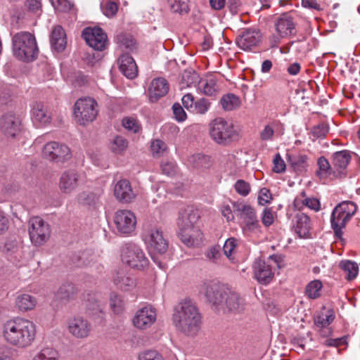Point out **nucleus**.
Masks as SVG:
<instances>
[{"label": "nucleus", "instance_id": "9", "mask_svg": "<svg viewBox=\"0 0 360 360\" xmlns=\"http://www.w3.org/2000/svg\"><path fill=\"white\" fill-rule=\"evenodd\" d=\"M98 112L96 100L90 97L79 98L74 105V115L76 122L85 125L92 122Z\"/></svg>", "mask_w": 360, "mask_h": 360}, {"label": "nucleus", "instance_id": "12", "mask_svg": "<svg viewBox=\"0 0 360 360\" xmlns=\"http://www.w3.org/2000/svg\"><path fill=\"white\" fill-rule=\"evenodd\" d=\"M335 318L334 311L326 307H323L319 314L314 316V328L320 338H326L333 335V330L330 324Z\"/></svg>", "mask_w": 360, "mask_h": 360}, {"label": "nucleus", "instance_id": "42", "mask_svg": "<svg viewBox=\"0 0 360 360\" xmlns=\"http://www.w3.org/2000/svg\"><path fill=\"white\" fill-rule=\"evenodd\" d=\"M220 103L224 110L231 111L240 107V99L235 94H228L222 96Z\"/></svg>", "mask_w": 360, "mask_h": 360}, {"label": "nucleus", "instance_id": "17", "mask_svg": "<svg viewBox=\"0 0 360 360\" xmlns=\"http://www.w3.org/2000/svg\"><path fill=\"white\" fill-rule=\"evenodd\" d=\"M67 325L68 332L78 339L87 338L91 331V323L82 316L70 317L67 321Z\"/></svg>", "mask_w": 360, "mask_h": 360}, {"label": "nucleus", "instance_id": "22", "mask_svg": "<svg viewBox=\"0 0 360 360\" xmlns=\"http://www.w3.org/2000/svg\"><path fill=\"white\" fill-rule=\"evenodd\" d=\"M262 39L260 32L255 30H248L240 35L236 41L238 46L244 51H251L258 46Z\"/></svg>", "mask_w": 360, "mask_h": 360}, {"label": "nucleus", "instance_id": "61", "mask_svg": "<svg viewBox=\"0 0 360 360\" xmlns=\"http://www.w3.org/2000/svg\"><path fill=\"white\" fill-rule=\"evenodd\" d=\"M172 110L174 118L178 122H184L186 120L187 117L186 113L179 103H174Z\"/></svg>", "mask_w": 360, "mask_h": 360}, {"label": "nucleus", "instance_id": "64", "mask_svg": "<svg viewBox=\"0 0 360 360\" xmlns=\"http://www.w3.org/2000/svg\"><path fill=\"white\" fill-rule=\"evenodd\" d=\"M161 169L166 175L172 176L176 172V165L173 162H162L161 164Z\"/></svg>", "mask_w": 360, "mask_h": 360}, {"label": "nucleus", "instance_id": "57", "mask_svg": "<svg viewBox=\"0 0 360 360\" xmlns=\"http://www.w3.org/2000/svg\"><path fill=\"white\" fill-rule=\"evenodd\" d=\"M326 338V339L321 342V344L326 347H340L347 345V336H343L338 338H329V337Z\"/></svg>", "mask_w": 360, "mask_h": 360}, {"label": "nucleus", "instance_id": "7", "mask_svg": "<svg viewBox=\"0 0 360 360\" xmlns=\"http://www.w3.org/2000/svg\"><path fill=\"white\" fill-rule=\"evenodd\" d=\"M356 211L357 205L352 201H343L335 207L330 216V224L335 236H342V229Z\"/></svg>", "mask_w": 360, "mask_h": 360}, {"label": "nucleus", "instance_id": "3", "mask_svg": "<svg viewBox=\"0 0 360 360\" xmlns=\"http://www.w3.org/2000/svg\"><path fill=\"white\" fill-rule=\"evenodd\" d=\"M200 292L205 295L210 303L226 307L229 311L239 310L243 306L244 300L237 292L217 283H205L201 286Z\"/></svg>", "mask_w": 360, "mask_h": 360}, {"label": "nucleus", "instance_id": "27", "mask_svg": "<svg viewBox=\"0 0 360 360\" xmlns=\"http://www.w3.org/2000/svg\"><path fill=\"white\" fill-rule=\"evenodd\" d=\"M275 27L278 34L282 37H285L292 33L295 23L289 14L283 13L276 20Z\"/></svg>", "mask_w": 360, "mask_h": 360}, {"label": "nucleus", "instance_id": "48", "mask_svg": "<svg viewBox=\"0 0 360 360\" xmlns=\"http://www.w3.org/2000/svg\"><path fill=\"white\" fill-rule=\"evenodd\" d=\"M240 227L243 233L247 236H258L261 233V226L257 219L246 223H240Z\"/></svg>", "mask_w": 360, "mask_h": 360}, {"label": "nucleus", "instance_id": "31", "mask_svg": "<svg viewBox=\"0 0 360 360\" xmlns=\"http://www.w3.org/2000/svg\"><path fill=\"white\" fill-rule=\"evenodd\" d=\"M283 128L281 122L274 120L268 122L259 132V138L262 141H272L275 134H283Z\"/></svg>", "mask_w": 360, "mask_h": 360}, {"label": "nucleus", "instance_id": "39", "mask_svg": "<svg viewBox=\"0 0 360 360\" xmlns=\"http://www.w3.org/2000/svg\"><path fill=\"white\" fill-rule=\"evenodd\" d=\"M322 289V282L319 280H314L307 285L304 290V294L308 298L311 300H316L321 296Z\"/></svg>", "mask_w": 360, "mask_h": 360}, {"label": "nucleus", "instance_id": "35", "mask_svg": "<svg viewBox=\"0 0 360 360\" xmlns=\"http://www.w3.org/2000/svg\"><path fill=\"white\" fill-rule=\"evenodd\" d=\"M116 42L123 51L134 52L137 49V44L133 37L129 34L120 33L116 37Z\"/></svg>", "mask_w": 360, "mask_h": 360}, {"label": "nucleus", "instance_id": "33", "mask_svg": "<svg viewBox=\"0 0 360 360\" xmlns=\"http://www.w3.org/2000/svg\"><path fill=\"white\" fill-rule=\"evenodd\" d=\"M50 41L52 48L56 51L61 52L65 49L67 44L66 34L61 26L54 27L50 37Z\"/></svg>", "mask_w": 360, "mask_h": 360}, {"label": "nucleus", "instance_id": "13", "mask_svg": "<svg viewBox=\"0 0 360 360\" xmlns=\"http://www.w3.org/2000/svg\"><path fill=\"white\" fill-rule=\"evenodd\" d=\"M43 155L55 162H65L72 158L70 148L65 144L57 141L46 143L42 150Z\"/></svg>", "mask_w": 360, "mask_h": 360}, {"label": "nucleus", "instance_id": "40", "mask_svg": "<svg viewBox=\"0 0 360 360\" xmlns=\"http://www.w3.org/2000/svg\"><path fill=\"white\" fill-rule=\"evenodd\" d=\"M114 283L123 290H129L135 286L134 279L127 276L124 272H117L114 278Z\"/></svg>", "mask_w": 360, "mask_h": 360}, {"label": "nucleus", "instance_id": "56", "mask_svg": "<svg viewBox=\"0 0 360 360\" xmlns=\"http://www.w3.org/2000/svg\"><path fill=\"white\" fill-rule=\"evenodd\" d=\"M151 151L154 157H160L167 150L166 143L159 139L154 140L150 146Z\"/></svg>", "mask_w": 360, "mask_h": 360}, {"label": "nucleus", "instance_id": "2", "mask_svg": "<svg viewBox=\"0 0 360 360\" xmlns=\"http://www.w3.org/2000/svg\"><path fill=\"white\" fill-rule=\"evenodd\" d=\"M172 322L185 335H195L200 328L201 314L193 301L185 299L174 307Z\"/></svg>", "mask_w": 360, "mask_h": 360}, {"label": "nucleus", "instance_id": "52", "mask_svg": "<svg viewBox=\"0 0 360 360\" xmlns=\"http://www.w3.org/2000/svg\"><path fill=\"white\" fill-rule=\"evenodd\" d=\"M139 360H165L161 353L156 349H145L139 352Z\"/></svg>", "mask_w": 360, "mask_h": 360}, {"label": "nucleus", "instance_id": "10", "mask_svg": "<svg viewBox=\"0 0 360 360\" xmlns=\"http://www.w3.org/2000/svg\"><path fill=\"white\" fill-rule=\"evenodd\" d=\"M121 259L125 264L139 270L147 267L149 264L143 250L134 243H127L122 247Z\"/></svg>", "mask_w": 360, "mask_h": 360}, {"label": "nucleus", "instance_id": "24", "mask_svg": "<svg viewBox=\"0 0 360 360\" xmlns=\"http://www.w3.org/2000/svg\"><path fill=\"white\" fill-rule=\"evenodd\" d=\"M79 174L73 169L66 170L60 176L58 186L63 193H70L78 186Z\"/></svg>", "mask_w": 360, "mask_h": 360}, {"label": "nucleus", "instance_id": "53", "mask_svg": "<svg viewBox=\"0 0 360 360\" xmlns=\"http://www.w3.org/2000/svg\"><path fill=\"white\" fill-rule=\"evenodd\" d=\"M210 107V103L206 98H200L196 101L194 103L193 109H191V112L195 114L203 115L205 114Z\"/></svg>", "mask_w": 360, "mask_h": 360}, {"label": "nucleus", "instance_id": "63", "mask_svg": "<svg viewBox=\"0 0 360 360\" xmlns=\"http://www.w3.org/2000/svg\"><path fill=\"white\" fill-rule=\"evenodd\" d=\"M328 131L327 126L324 124H320L312 128L311 134L315 138H322L327 134Z\"/></svg>", "mask_w": 360, "mask_h": 360}, {"label": "nucleus", "instance_id": "32", "mask_svg": "<svg viewBox=\"0 0 360 360\" xmlns=\"http://www.w3.org/2000/svg\"><path fill=\"white\" fill-rule=\"evenodd\" d=\"M37 304V298L27 293H20L15 300V307L22 312H27L34 309Z\"/></svg>", "mask_w": 360, "mask_h": 360}, {"label": "nucleus", "instance_id": "19", "mask_svg": "<svg viewBox=\"0 0 360 360\" xmlns=\"http://www.w3.org/2000/svg\"><path fill=\"white\" fill-rule=\"evenodd\" d=\"M253 272L257 281L263 285L269 284L274 276V267L271 261L256 260L253 264Z\"/></svg>", "mask_w": 360, "mask_h": 360}, {"label": "nucleus", "instance_id": "18", "mask_svg": "<svg viewBox=\"0 0 360 360\" xmlns=\"http://www.w3.org/2000/svg\"><path fill=\"white\" fill-rule=\"evenodd\" d=\"M22 129L20 117L13 112L4 115L0 119V130L8 138L17 137Z\"/></svg>", "mask_w": 360, "mask_h": 360}, {"label": "nucleus", "instance_id": "41", "mask_svg": "<svg viewBox=\"0 0 360 360\" xmlns=\"http://www.w3.org/2000/svg\"><path fill=\"white\" fill-rule=\"evenodd\" d=\"M317 165L319 169L316 172L317 175L321 179H326L330 177L331 175L334 176L333 166H331L328 160L324 158L321 157L318 159Z\"/></svg>", "mask_w": 360, "mask_h": 360}, {"label": "nucleus", "instance_id": "15", "mask_svg": "<svg viewBox=\"0 0 360 360\" xmlns=\"http://www.w3.org/2000/svg\"><path fill=\"white\" fill-rule=\"evenodd\" d=\"M156 319V309L151 305H146L136 311L132 323L139 330H146L155 322Z\"/></svg>", "mask_w": 360, "mask_h": 360}, {"label": "nucleus", "instance_id": "5", "mask_svg": "<svg viewBox=\"0 0 360 360\" xmlns=\"http://www.w3.org/2000/svg\"><path fill=\"white\" fill-rule=\"evenodd\" d=\"M14 55L23 61L33 60L37 58L38 48L36 39L31 33L21 32L13 37Z\"/></svg>", "mask_w": 360, "mask_h": 360}, {"label": "nucleus", "instance_id": "54", "mask_svg": "<svg viewBox=\"0 0 360 360\" xmlns=\"http://www.w3.org/2000/svg\"><path fill=\"white\" fill-rule=\"evenodd\" d=\"M171 9L179 13H188L189 11L188 3L186 0H168Z\"/></svg>", "mask_w": 360, "mask_h": 360}, {"label": "nucleus", "instance_id": "21", "mask_svg": "<svg viewBox=\"0 0 360 360\" xmlns=\"http://www.w3.org/2000/svg\"><path fill=\"white\" fill-rule=\"evenodd\" d=\"M114 195L119 202L123 203L132 202L136 196L131 183L127 179H121L116 183L114 187Z\"/></svg>", "mask_w": 360, "mask_h": 360}, {"label": "nucleus", "instance_id": "8", "mask_svg": "<svg viewBox=\"0 0 360 360\" xmlns=\"http://www.w3.org/2000/svg\"><path fill=\"white\" fill-rule=\"evenodd\" d=\"M142 238L152 259L161 267L160 263L156 261L155 255H163L168 249V241L164 237L162 229L157 226L145 227Z\"/></svg>", "mask_w": 360, "mask_h": 360}, {"label": "nucleus", "instance_id": "6", "mask_svg": "<svg viewBox=\"0 0 360 360\" xmlns=\"http://www.w3.org/2000/svg\"><path fill=\"white\" fill-rule=\"evenodd\" d=\"M210 135L215 143L223 146L230 144L238 136L234 124L222 117H217L210 124Z\"/></svg>", "mask_w": 360, "mask_h": 360}, {"label": "nucleus", "instance_id": "51", "mask_svg": "<svg viewBox=\"0 0 360 360\" xmlns=\"http://www.w3.org/2000/svg\"><path fill=\"white\" fill-rule=\"evenodd\" d=\"M101 8L103 14L108 18L113 17L118 10L117 4L110 0H103Z\"/></svg>", "mask_w": 360, "mask_h": 360}, {"label": "nucleus", "instance_id": "29", "mask_svg": "<svg viewBox=\"0 0 360 360\" xmlns=\"http://www.w3.org/2000/svg\"><path fill=\"white\" fill-rule=\"evenodd\" d=\"M32 118L34 123L39 126H44L51 122V116L44 104L37 103L32 109Z\"/></svg>", "mask_w": 360, "mask_h": 360}, {"label": "nucleus", "instance_id": "60", "mask_svg": "<svg viewBox=\"0 0 360 360\" xmlns=\"http://www.w3.org/2000/svg\"><path fill=\"white\" fill-rule=\"evenodd\" d=\"M273 170L276 173L284 172L286 168L285 163L279 153L276 154L274 160Z\"/></svg>", "mask_w": 360, "mask_h": 360}, {"label": "nucleus", "instance_id": "36", "mask_svg": "<svg viewBox=\"0 0 360 360\" xmlns=\"http://www.w3.org/2000/svg\"><path fill=\"white\" fill-rule=\"evenodd\" d=\"M198 89L207 96L214 95L217 90V80L213 76H208L198 84Z\"/></svg>", "mask_w": 360, "mask_h": 360}, {"label": "nucleus", "instance_id": "11", "mask_svg": "<svg viewBox=\"0 0 360 360\" xmlns=\"http://www.w3.org/2000/svg\"><path fill=\"white\" fill-rule=\"evenodd\" d=\"M29 236L35 246L44 245L51 236L50 226L39 217H33L29 221Z\"/></svg>", "mask_w": 360, "mask_h": 360}, {"label": "nucleus", "instance_id": "46", "mask_svg": "<svg viewBox=\"0 0 360 360\" xmlns=\"http://www.w3.org/2000/svg\"><path fill=\"white\" fill-rule=\"evenodd\" d=\"M200 76L195 71H184L181 82V89L196 86L199 82Z\"/></svg>", "mask_w": 360, "mask_h": 360}, {"label": "nucleus", "instance_id": "25", "mask_svg": "<svg viewBox=\"0 0 360 360\" xmlns=\"http://www.w3.org/2000/svg\"><path fill=\"white\" fill-rule=\"evenodd\" d=\"M312 224L309 216L302 212L297 213L293 219V229L300 238L310 237Z\"/></svg>", "mask_w": 360, "mask_h": 360}, {"label": "nucleus", "instance_id": "38", "mask_svg": "<svg viewBox=\"0 0 360 360\" xmlns=\"http://www.w3.org/2000/svg\"><path fill=\"white\" fill-rule=\"evenodd\" d=\"M239 244V240L235 238H228L223 246V252L226 258L231 262L236 263V249Z\"/></svg>", "mask_w": 360, "mask_h": 360}, {"label": "nucleus", "instance_id": "23", "mask_svg": "<svg viewBox=\"0 0 360 360\" xmlns=\"http://www.w3.org/2000/svg\"><path fill=\"white\" fill-rule=\"evenodd\" d=\"M169 91V84L162 77L153 79L148 89V98L150 102L155 103L160 98L165 96Z\"/></svg>", "mask_w": 360, "mask_h": 360}, {"label": "nucleus", "instance_id": "43", "mask_svg": "<svg viewBox=\"0 0 360 360\" xmlns=\"http://www.w3.org/2000/svg\"><path fill=\"white\" fill-rule=\"evenodd\" d=\"M221 250L219 245L209 247L205 252L207 259L213 264H221L224 262V257Z\"/></svg>", "mask_w": 360, "mask_h": 360}, {"label": "nucleus", "instance_id": "44", "mask_svg": "<svg viewBox=\"0 0 360 360\" xmlns=\"http://www.w3.org/2000/svg\"><path fill=\"white\" fill-rule=\"evenodd\" d=\"M31 360H60L58 352L50 347H45L37 352Z\"/></svg>", "mask_w": 360, "mask_h": 360}, {"label": "nucleus", "instance_id": "50", "mask_svg": "<svg viewBox=\"0 0 360 360\" xmlns=\"http://www.w3.org/2000/svg\"><path fill=\"white\" fill-rule=\"evenodd\" d=\"M128 147V141L122 136H117L110 143V149L115 153H122Z\"/></svg>", "mask_w": 360, "mask_h": 360}, {"label": "nucleus", "instance_id": "30", "mask_svg": "<svg viewBox=\"0 0 360 360\" xmlns=\"http://www.w3.org/2000/svg\"><path fill=\"white\" fill-rule=\"evenodd\" d=\"M287 160L292 169L296 172H302L308 166V157L302 153H290L287 154Z\"/></svg>", "mask_w": 360, "mask_h": 360}, {"label": "nucleus", "instance_id": "49", "mask_svg": "<svg viewBox=\"0 0 360 360\" xmlns=\"http://www.w3.org/2000/svg\"><path fill=\"white\" fill-rule=\"evenodd\" d=\"M75 292L76 289L72 284L65 283L58 290L56 296L61 300H69L73 297Z\"/></svg>", "mask_w": 360, "mask_h": 360}, {"label": "nucleus", "instance_id": "14", "mask_svg": "<svg viewBox=\"0 0 360 360\" xmlns=\"http://www.w3.org/2000/svg\"><path fill=\"white\" fill-rule=\"evenodd\" d=\"M114 224L117 232L122 235H129L136 229V217L128 210H119L114 215Z\"/></svg>", "mask_w": 360, "mask_h": 360}, {"label": "nucleus", "instance_id": "28", "mask_svg": "<svg viewBox=\"0 0 360 360\" xmlns=\"http://www.w3.org/2000/svg\"><path fill=\"white\" fill-rule=\"evenodd\" d=\"M233 212L241 219L240 223H246L257 219L255 209L248 204L243 202H235L233 203Z\"/></svg>", "mask_w": 360, "mask_h": 360}, {"label": "nucleus", "instance_id": "55", "mask_svg": "<svg viewBox=\"0 0 360 360\" xmlns=\"http://www.w3.org/2000/svg\"><path fill=\"white\" fill-rule=\"evenodd\" d=\"M122 126L128 131L137 133L141 129L139 121L133 117H125L122 121Z\"/></svg>", "mask_w": 360, "mask_h": 360}, {"label": "nucleus", "instance_id": "37", "mask_svg": "<svg viewBox=\"0 0 360 360\" xmlns=\"http://www.w3.org/2000/svg\"><path fill=\"white\" fill-rule=\"evenodd\" d=\"M340 268L345 274V277L348 281L354 279L359 274L358 264L350 260H343L339 264Z\"/></svg>", "mask_w": 360, "mask_h": 360}, {"label": "nucleus", "instance_id": "4", "mask_svg": "<svg viewBox=\"0 0 360 360\" xmlns=\"http://www.w3.org/2000/svg\"><path fill=\"white\" fill-rule=\"evenodd\" d=\"M198 218L197 212L192 209H187L180 212L177 219L179 238L188 247L197 246L202 241V233L195 225Z\"/></svg>", "mask_w": 360, "mask_h": 360}, {"label": "nucleus", "instance_id": "26", "mask_svg": "<svg viewBox=\"0 0 360 360\" xmlns=\"http://www.w3.org/2000/svg\"><path fill=\"white\" fill-rule=\"evenodd\" d=\"M120 72L128 79H134L138 75V67L134 58L128 54H123L119 60Z\"/></svg>", "mask_w": 360, "mask_h": 360}, {"label": "nucleus", "instance_id": "62", "mask_svg": "<svg viewBox=\"0 0 360 360\" xmlns=\"http://www.w3.org/2000/svg\"><path fill=\"white\" fill-rule=\"evenodd\" d=\"M272 199L271 194L269 189L262 188L259 191L258 196V202L262 205L269 203Z\"/></svg>", "mask_w": 360, "mask_h": 360}, {"label": "nucleus", "instance_id": "34", "mask_svg": "<svg viewBox=\"0 0 360 360\" xmlns=\"http://www.w3.org/2000/svg\"><path fill=\"white\" fill-rule=\"evenodd\" d=\"M103 192L101 190L96 191H84L78 195L77 199L79 203L89 207H94L100 202V198Z\"/></svg>", "mask_w": 360, "mask_h": 360}, {"label": "nucleus", "instance_id": "47", "mask_svg": "<svg viewBox=\"0 0 360 360\" xmlns=\"http://www.w3.org/2000/svg\"><path fill=\"white\" fill-rule=\"evenodd\" d=\"M110 307L115 314H121L125 309V302L122 297L115 292H112L109 300Z\"/></svg>", "mask_w": 360, "mask_h": 360}, {"label": "nucleus", "instance_id": "58", "mask_svg": "<svg viewBox=\"0 0 360 360\" xmlns=\"http://www.w3.org/2000/svg\"><path fill=\"white\" fill-rule=\"evenodd\" d=\"M236 191L242 196L248 195L250 192V185L244 180L239 179L234 184Z\"/></svg>", "mask_w": 360, "mask_h": 360}, {"label": "nucleus", "instance_id": "16", "mask_svg": "<svg viewBox=\"0 0 360 360\" xmlns=\"http://www.w3.org/2000/svg\"><path fill=\"white\" fill-rule=\"evenodd\" d=\"M86 44L97 51H103L107 45V35L100 27H86L82 32Z\"/></svg>", "mask_w": 360, "mask_h": 360}, {"label": "nucleus", "instance_id": "59", "mask_svg": "<svg viewBox=\"0 0 360 360\" xmlns=\"http://www.w3.org/2000/svg\"><path fill=\"white\" fill-rule=\"evenodd\" d=\"M54 8L59 12H67L70 10L72 4L68 0H50Z\"/></svg>", "mask_w": 360, "mask_h": 360}, {"label": "nucleus", "instance_id": "45", "mask_svg": "<svg viewBox=\"0 0 360 360\" xmlns=\"http://www.w3.org/2000/svg\"><path fill=\"white\" fill-rule=\"evenodd\" d=\"M189 162L196 169H206L211 165L212 160L209 155L196 154L189 158Z\"/></svg>", "mask_w": 360, "mask_h": 360}, {"label": "nucleus", "instance_id": "20", "mask_svg": "<svg viewBox=\"0 0 360 360\" xmlns=\"http://www.w3.org/2000/svg\"><path fill=\"white\" fill-rule=\"evenodd\" d=\"M351 160L352 155L349 150H343L334 153L331 160L334 169V176L340 178L345 176Z\"/></svg>", "mask_w": 360, "mask_h": 360}, {"label": "nucleus", "instance_id": "1", "mask_svg": "<svg viewBox=\"0 0 360 360\" xmlns=\"http://www.w3.org/2000/svg\"><path fill=\"white\" fill-rule=\"evenodd\" d=\"M0 335L6 345L18 349H25L34 342L37 327L27 319L13 317L1 323Z\"/></svg>", "mask_w": 360, "mask_h": 360}]
</instances>
